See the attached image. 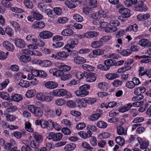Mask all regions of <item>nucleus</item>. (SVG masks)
Here are the masks:
<instances>
[{
  "mask_svg": "<svg viewBox=\"0 0 151 151\" xmlns=\"http://www.w3.org/2000/svg\"><path fill=\"white\" fill-rule=\"evenodd\" d=\"M150 17V15L149 14H146L144 15L140 14L137 16V18L138 21H142L147 19Z\"/></svg>",
  "mask_w": 151,
  "mask_h": 151,
  "instance_id": "27",
  "label": "nucleus"
},
{
  "mask_svg": "<svg viewBox=\"0 0 151 151\" xmlns=\"http://www.w3.org/2000/svg\"><path fill=\"white\" fill-rule=\"evenodd\" d=\"M145 106L146 108H148L146 113L150 116L151 114V101L147 102L145 104Z\"/></svg>",
  "mask_w": 151,
  "mask_h": 151,
  "instance_id": "50",
  "label": "nucleus"
},
{
  "mask_svg": "<svg viewBox=\"0 0 151 151\" xmlns=\"http://www.w3.org/2000/svg\"><path fill=\"white\" fill-rule=\"evenodd\" d=\"M107 79L109 80H113L118 77V75L115 73H109L105 75Z\"/></svg>",
  "mask_w": 151,
  "mask_h": 151,
  "instance_id": "42",
  "label": "nucleus"
},
{
  "mask_svg": "<svg viewBox=\"0 0 151 151\" xmlns=\"http://www.w3.org/2000/svg\"><path fill=\"white\" fill-rule=\"evenodd\" d=\"M4 115L6 117L7 120L8 121L12 122L15 121L16 119L15 116L9 114H4Z\"/></svg>",
  "mask_w": 151,
  "mask_h": 151,
  "instance_id": "53",
  "label": "nucleus"
},
{
  "mask_svg": "<svg viewBox=\"0 0 151 151\" xmlns=\"http://www.w3.org/2000/svg\"><path fill=\"white\" fill-rule=\"evenodd\" d=\"M25 128L26 130L30 132H33L34 131V129L32 127L31 123L28 122H26L25 124Z\"/></svg>",
  "mask_w": 151,
  "mask_h": 151,
  "instance_id": "41",
  "label": "nucleus"
},
{
  "mask_svg": "<svg viewBox=\"0 0 151 151\" xmlns=\"http://www.w3.org/2000/svg\"><path fill=\"white\" fill-rule=\"evenodd\" d=\"M75 74L76 77L78 79L81 80L83 78L84 75L81 72L75 70Z\"/></svg>",
  "mask_w": 151,
  "mask_h": 151,
  "instance_id": "64",
  "label": "nucleus"
},
{
  "mask_svg": "<svg viewBox=\"0 0 151 151\" xmlns=\"http://www.w3.org/2000/svg\"><path fill=\"white\" fill-rule=\"evenodd\" d=\"M84 76L86 78V81L88 82H94L96 79V77L95 74L93 73H86Z\"/></svg>",
  "mask_w": 151,
  "mask_h": 151,
  "instance_id": "6",
  "label": "nucleus"
},
{
  "mask_svg": "<svg viewBox=\"0 0 151 151\" xmlns=\"http://www.w3.org/2000/svg\"><path fill=\"white\" fill-rule=\"evenodd\" d=\"M66 102V100L63 98L58 99L55 101L56 105L58 106H63L65 104Z\"/></svg>",
  "mask_w": 151,
  "mask_h": 151,
  "instance_id": "35",
  "label": "nucleus"
},
{
  "mask_svg": "<svg viewBox=\"0 0 151 151\" xmlns=\"http://www.w3.org/2000/svg\"><path fill=\"white\" fill-rule=\"evenodd\" d=\"M87 103L85 101V99H81L78 102V106L80 108H85L86 107Z\"/></svg>",
  "mask_w": 151,
  "mask_h": 151,
  "instance_id": "47",
  "label": "nucleus"
},
{
  "mask_svg": "<svg viewBox=\"0 0 151 151\" xmlns=\"http://www.w3.org/2000/svg\"><path fill=\"white\" fill-rule=\"evenodd\" d=\"M3 45L6 49L9 51H13L14 48L13 45L7 41H4Z\"/></svg>",
  "mask_w": 151,
  "mask_h": 151,
  "instance_id": "15",
  "label": "nucleus"
},
{
  "mask_svg": "<svg viewBox=\"0 0 151 151\" xmlns=\"http://www.w3.org/2000/svg\"><path fill=\"white\" fill-rule=\"evenodd\" d=\"M119 12L122 15V17H119V19H120L122 22L125 21L124 18H127L130 17L131 14L130 10L127 8L124 7H121L119 10Z\"/></svg>",
  "mask_w": 151,
  "mask_h": 151,
  "instance_id": "4",
  "label": "nucleus"
},
{
  "mask_svg": "<svg viewBox=\"0 0 151 151\" xmlns=\"http://www.w3.org/2000/svg\"><path fill=\"white\" fill-rule=\"evenodd\" d=\"M146 90V88L144 87H139L135 89L134 93L135 95L141 94V93H144Z\"/></svg>",
  "mask_w": 151,
  "mask_h": 151,
  "instance_id": "30",
  "label": "nucleus"
},
{
  "mask_svg": "<svg viewBox=\"0 0 151 151\" xmlns=\"http://www.w3.org/2000/svg\"><path fill=\"white\" fill-rule=\"evenodd\" d=\"M137 30V25L136 24H134L133 25L129 26L127 28L126 31H132L133 32H136Z\"/></svg>",
  "mask_w": 151,
  "mask_h": 151,
  "instance_id": "62",
  "label": "nucleus"
},
{
  "mask_svg": "<svg viewBox=\"0 0 151 151\" xmlns=\"http://www.w3.org/2000/svg\"><path fill=\"white\" fill-rule=\"evenodd\" d=\"M49 122L50 124H51L53 127L56 130L59 131L61 129V127L60 126L55 122H53L52 120H49Z\"/></svg>",
  "mask_w": 151,
  "mask_h": 151,
  "instance_id": "40",
  "label": "nucleus"
},
{
  "mask_svg": "<svg viewBox=\"0 0 151 151\" xmlns=\"http://www.w3.org/2000/svg\"><path fill=\"white\" fill-rule=\"evenodd\" d=\"M61 33L63 36H68L73 34V31L70 29H66L63 30L61 32Z\"/></svg>",
  "mask_w": 151,
  "mask_h": 151,
  "instance_id": "25",
  "label": "nucleus"
},
{
  "mask_svg": "<svg viewBox=\"0 0 151 151\" xmlns=\"http://www.w3.org/2000/svg\"><path fill=\"white\" fill-rule=\"evenodd\" d=\"M6 33L10 37H11L14 34V31L11 28L7 27L5 29Z\"/></svg>",
  "mask_w": 151,
  "mask_h": 151,
  "instance_id": "61",
  "label": "nucleus"
},
{
  "mask_svg": "<svg viewBox=\"0 0 151 151\" xmlns=\"http://www.w3.org/2000/svg\"><path fill=\"white\" fill-rule=\"evenodd\" d=\"M104 54L103 51L101 49L93 50L90 52L89 56L91 58H96L97 55H100Z\"/></svg>",
  "mask_w": 151,
  "mask_h": 151,
  "instance_id": "7",
  "label": "nucleus"
},
{
  "mask_svg": "<svg viewBox=\"0 0 151 151\" xmlns=\"http://www.w3.org/2000/svg\"><path fill=\"white\" fill-rule=\"evenodd\" d=\"M90 87V86L87 84L83 85L79 87V89L76 91L74 93L78 97H84L88 94L89 92L88 90Z\"/></svg>",
  "mask_w": 151,
  "mask_h": 151,
  "instance_id": "1",
  "label": "nucleus"
},
{
  "mask_svg": "<svg viewBox=\"0 0 151 151\" xmlns=\"http://www.w3.org/2000/svg\"><path fill=\"white\" fill-rule=\"evenodd\" d=\"M110 136V134L109 132H104L100 134L98 137L100 139L106 138Z\"/></svg>",
  "mask_w": 151,
  "mask_h": 151,
  "instance_id": "63",
  "label": "nucleus"
},
{
  "mask_svg": "<svg viewBox=\"0 0 151 151\" xmlns=\"http://www.w3.org/2000/svg\"><path fill=\"white\" fill-rule=\"evenodd\" d=\"M17 57L20 60L23 62H27L30 61L31 58L30 56L24 55L22 54H18Z\"/></svg>",
  "mask_w": 151,
  "mask_h": 151,
  "instance_id": "18",
  "label": "nucleus"
},
{
  "mask_svg": "<svg viewBox=\"0 0 151 151\" xmlns=\"http://www.w3.org/2000/svg\"><path fill=\"white\" fill-rule=\"evenodd\" d=\"M52 96V94L50 92L46 93L45 95L44 101H46L47 102L51 101L53 99Z\"/></svg>",
  "mask_w": 151,
  "mask_h": 151,
  "instance_id": "46",
  "label": "nucleus"
},
{
  "mask_svg": "<svg viewBox=\"0 0 151 151\" xmlns=\"http://www.w3.org/2000/svg\"><path fill=\"white\" fill-rule=\"evenodd\" d=\"M82 67L84 70L89 71H93L95 69L94 67L86 64L83 65Z\"/></svg>",
  "mask_w": 151,
  "mask_h": 151,
  "instance_id": "36",
  "label": "nucleus"
},
{
  "mask_svg": "<svg viewBox=\"0 0 151 151\" xmlns=\"http://www.w3.org/2000/svg\"><path fill=\"white\" fill-rule=\"evenodd\" d=\"M85 38H92L97 37L99 33L95 31H90L86 32L84 33Z\"/></svg>",
  "mask_w": 151,
  "mask_h": 151,
  "instance_id": "12",
  "label": "nucleus"
},
{
  "mask_svg": "<svg viewBox=\"0 0 151 151\" xmlns=\"http://www.w3.org/2000/svg\"><path fill=\"white\" fill-rule=\"evenodd\" d=\"M149 145V142L148 140L144 141L140 145V147L141 149H144L148 148Z\"/></svg>",
  "mask_w": 151,
  "mask_h": 151,
  "instance_id": "56",
  "label": "nucleus"
},
{
  "mask_svg": "<svg viewBox=\"0 0 151 151\" xmlns=\"http://www.w3.org/2000/svg\"><path fill=\"white\" fill-rule=\"evenodd\" d=\"M10 24L14 27V30L16 32H20L21 28L19 24L17 22L13 21H11L10 22Z\"/></svg>",
  "mask_w": 151,
  "mask_h": 151,
  "instance_id": "21",
  "label": "nucleus"
},
{
  "mask_svg": "<svg viewBox=\"0 0 151 151\" xmlns=\"http://www.w3.org/2000/svg\"><path fill=\"white\" fill-rule=\"evenodd\" d=\"M58 55L59 57L60 60H62V58H66L69 55L68 52L64 51L58 52Z\"/></svg>",
  "mask_w": 151,
  "mask_h": 151,
  "instance_id": "37",
  "label": "nucleus"
},
{
  "mask_svg": "<svg viewBox=\"0 0 151 151\" xmlns=\"http://www.w3.org/2000/svg\"><path fill=\"white\" fill-rule=\"evenodd\" d=\"M14 44L18 47L22 48L25 46V43L24 40L21 39L17 38L14 40Z\"/></svg>",
  "mask_w": 151,
  "mask_h": 151,
  "instance_id": "13",
  "label": "nucleus"
},
{
  "mask_svg": "<svg viewBox=\"0 0 151 151\" xmlns=\"http://www.w3.org/2000/svg\"><path fill=\"white\" fill-rule=\"evenodd\" d=\"M73 61L77 64H82L85 63L86 60V59L83 57L77 56L74 58Z\"/></svg>",
  "mask_w": 151,
  "mask_h": 151,
  "instance_id": "14",
  "label": "nucleus"
},
{
  "mask_svg": "<svg viewBox=\"0 0 151 151\" xmlns=\"http://www.w3.org/2000/svg\"><path fill=\"white\" fill-rule=\"evenodd\" d=\"M96 125L99 128L104 129L107 127V124L106 122L103 121H100L97 122Z\"/></svg>",
  "mask_w": 151,
  "mask_h": 151,
  "instance_id": "48",
  "label": "nucleus"
},
{
  "mask_svg": "<svg viewBox=\"0 0 151 151\" xmlns=\"http://www.w3.org/2000/svg\"><path fill=\"white\" fill-rule=\"evenodd\" d=\"M117 132L119 135H125L127 133V130L122 126L120 125L117 127Z\"/></svg>",
  "mask_w": 151,
  "mask_h": 151,
  "instance_id": "26",
  "label": "nucleus"
},
{
  "mask_svg": "<svg viewBox=\"0 0 151 151\" xmlns=\"http://www.w3.org/2000/svg\"><path fill=\"white\" fill-rule=\"evenodd\" d=\"M98 86L100 89L103 91H106L108 88V84L106 82H102L99 83Z\"/></svg>",
  "mask_w": 151,
  "mask_h": 151,
  "instance_id": "39",
  "label": "nucleus"
},
{
  "mask_svg": "<svg viewBox=\"0 0 151 151\" xmlns=\"http://www.w3.org/2000/svg\"><path fill=\"white\" fill-rule=\"evenodd\" d=\"M45 86L49 89H54L58 87V84L55 82L52 81L46 82L45 84Z\"/></svg>",
  "mask_w": 151,
  "mask_h": 151,
  "instance_id": "17",
  "label": "nucleus"
},
{
  "mask_svg": "<svg viewBox=\"0 0 151 151\" xmlns=\"http://www.w3.org/2000/svg\"><path fill=\"white\" fill-rule=\"evenodd\" d=\"M101 116V114L99 113L93 114L90 116L89 120L91 121H96Z\"/></svg>",
  "mask_w": 151,
  "mask_h": 151,
  "instance_id": "55",
  "label": "nucleus"
},
{
  "mask_svg": "<svg viewBox=\"0 0 151 151\" xmlns=\"http://www.w3.org/2000/svg\"><path fill=\"white\" fill-rule=\"evenodd\" d=\"M37 7L41 11L43 12L47 8V6L43 2H40L37 4Z\"/></svg>",
  "mask_w": 151,
  "mask_h": 151,
  "instance_id": "44",
  "label": "nucleus"
},
{
  "mask_svg": "<svg viewBox=\"0 0 151 151\" xmlns=\"http://www.w3.org/2000/svg\"><path fill=\"white\" fill-rule=\"evenodd\" d=\"M60 97H65V99H70L72 97L71 93L65 89H60Z\"/></svg>",
  "mask_w": 151,
  "mask_h": 151,
  "instance_id": "10",
  "label": "nucleus"
},
{
  "mask_svg": "<svg viewBox=\"0 0 151 151\" xmlns=\"http://www.w3.org/2000/svg\"><path fill=\"white\" fill-rule=\"evenodd\" d=\"M40 65L43 67H48L50 66L52 64L51 62L48 60H44L40 61Z\"/></svg>",
  "mask_w": 151,
  "mask_h": 151,
  "instance_id": "34",
  "label": "nucleus"
},
{
  "mask_svg": "<svg viewBox=\"0 0 151 151\" xmlns=\"http://www.w3.org/2000/svg\"><path fill=\"white\" fill-rule=\"evenodd\" d=\"M32 136L35 139V140L39 142H41L43 140V136L41 134H40L38 132H35L32 134Z\"/></svg>",
  "mask_w": 151,
  "mask_h": 151,
  "instance_id": "22",
  "label": "nucleus"
},
{
  "mask_svg": "<svg viewBox=\"0 0 151 151\" xmlns=\"http://www.w3.org/2000/svg\"><path fill=\"white\" fill-rule=\"evenodd\" d=\"M115 60L111 59H108L105 60L104 62V65L106 66L109 70L110 67L113 65H114Z\"/></svg>",
  "mask_w": 151,
  "mask_h": 151,
  "instance_id": "33",
  "label": "nucleus"
},
{
  "mask_svg": "<svg viewBox=\"0 0 151 151\" xmlns=\"http://www.w3.org/2000/svg\"><path fill=\"white\" fill-rule=\"evenodd\" d=\"M132 68L131 66H127L120 68L118 69L117 72L118 73H123L130 70Z\"/></svg>",
  "mask_w": 151,
  "mask_h": 151,
  "instance_id": "58",
  "label": "nucleus"
},
{
  "mask_svg": "<svg viewBox=\"0 0 151 151\" xmlns=\"http://www.w3.org/2000/svg\"><path fill=\"white\" fill-rule=\"evenodd\" d=\"M45 26L44 22L42 21L35 22L32 24V27L34 28H40L42 29Z\"/></svg>",
  "mask_w": 151,
  "mask_h": 151,
  "instance_id": "16",
  "label": "nucleus"
},
{
  "mask_svg": "<svg viewBox=\"0 0 151 151\" xmlns=\"http://www.w3.org/2000/svg\"><path fill=\"white\" fill-rule=\"evenodd\" d=\"M26 40L30 43H35L37 42V38L35 35L30 34L27 36L26 37Z\"/></svg>",
  "mask_w": 151,
  "mask_h": 151,
  "instance_id": "20",
  "label": "nucleus"
},
{
  "mask_svg": "<svg viewBox=\"0 0 151 151\" xmlns=\"http://www.w3.org/2000/svg\"><path fill=\"white\" fill-rule=\"evenodd\" d=\"M19 85L22 87L27 88L29 86V83L28 81L23 80H20Z\"/></svg>",
  "mask_w": 151,
  "mask_h": 151,
  "instance_id": "49",
  "label": "nucleus"
},
{
  "mask_svg": "<svg viewBox=\"0 0 151 151\" xmlns=\"http://www.w3.org/2000/svg\"><path fill=\"white\" fill-rule=\"evenodd\" d=\"M24 4L25 6L28 8L32 9L33 8V4L30 0H24Z\"/></svg>",
  "mask_w": 151,
  "mask_h": 151,
  "instance_id": "57",
  "label": "nucleus"
},
{
  "mask_svg": "<svg viewBox=\"0 0 151 151\" xmlns=\"http://www.w3.org/2000/svg\"><path fill=\"white\" fill-rule=\"evenodd\" d=\"M9 83V79L5 80L3 83H0V90H3L6 88Z\"/></svg>",
  "mask_w": 151,
  "mask_h": 151,
  "instance_id": "54",
  "label": "nucleus"
},
{
  "mask_svg": "<svg viewBox=\"0 0 151 151\" xmlns=\"http://www.w3.org/2000/svg\"><path fill=\"white\" fill-rule=\"evenodd\" d=\"M137 2V0H126L124 2L125 6L127 7H129L132 4H136Z\"/></svg>",
  "mask_w": 151,
  "mask_h": 151,
  "instance_id": "43",
  "label": "nucleus"
},
{
  "mask_svg": "<svg viewBox=\"0 0 151 151\" xmlns=\"http://www.w3.org/2000/svg\"><path fill=\"white\" fill-rule=\"evenodd\" d=\"M41 127L43 128H46L48 127L49 126V124H50L49 122V120L47 121L43 119H41Z\"/></svg>",
  "mask_w": 151,
  "mask_h": 151,
  "instance_id": "51",
  "label": "nucleus"
},
{
  "mask_svg": "<svg viewBox=\"0 0 151 151\" xmlns=\"http://www.w3.org/2000/svg\"><path fill=\"white\" fill-rule=\"evenodd\" d=\"M10 9L13 12L18 13H22L24 12V10L17 7H12L10 8Z\"/></svg>",
  "mask_w": 151,
  "mask_h": 151,
  "instance_id": "59",
  "label": "nucleus"
},
{
  "mask_svg": "<svg viewBox=\"0 0 151 151\" xmlns=\"http://www.w3.org/2000/svg\"><path fill=\"white\" fill-rule=\"evenodd\" d=\"M76 147V145L73 143H70L66 145L64 147L65 151H71L74 150Z\"/></svg>",
  "mask_w": 151,
  "mask_h": 151,
  "instance_id": "23",
  "label": "nucleus"
},
{
  "mask_svg": "<svg viewBox=\"0 0 151 151\" xmlns=\"http://www.w3.org/2000/svg\"><path fill=\"white\" fill-rule=\"evenodd\" d=\"M33 114L35 117L40 118L42 116L43 112L40 107H37Z\"/></svg>",
  "mask_w": 151,
  "mask_h": 151,
  "instance_id": "24",
  "label": "nucleus"
},
{
  "mask_svg": "<svg viewBox=\"0 0 151 151\" xmlns=\"http://www.w3.org/2000/svg\"><path fill=\"white\" fill-rule=\"evenodd\" d=\"M73 18L77 22H81L83 20V18L79 14H74Z\"/></svg>",
  "mask_w": 151,
  "mask_h": 151,
  "instance_id": "60",
  "label": "nucleus"
},
{
  "mask_svg": "<svg viewBox=\"0 0 151 151\" xmlns=\"http://www.w3.org/2000/svg\"><path fill=\"white\" fill-rule=\"evenodd\" d=\"M47 135V138L50 140L52 139L54 141H60L63 137V134L60 132L55 133L53 132H50L48 133Z\"/></svg>",
  "mask_w": 151,
  "mask_h": 151,
  "instance_id": "3",
  "label": "nucleus"
},
{
  "mask_svg": "<svg viewBox=\"0 0 151 151\" xmlns=\"http://www.w3.org/2000/svg\"><path fill=\"white\" fill-rule=\"evenodd\" d=\"M32 13L33 16L35 19L37 20H40L42 19V16L41 14L37 12V10L33 9Z\"/></svg>",
  "mask_w": 151,
  "mask_h": 151,
  "instance_id": "28",
  "label": "nucleus"
},
{
  "mask_svg": "<svg viewBox=\"0 0 151 151\" xmlns=\"http://www.w3.org/2000/svg\"><path fill=\"white\" fill-rule=\"evenodd\" d=\"M139 44L141 47H151V42L145 38H143L139 41Z\"/></svg>",
  "mask_w": 151,
  "mask_h": 151,
  "instance_id": "9",
  "label": "nucleus"
},
{
  "mask_svg": "<svg viewBox=\"0 0 151 151\" xmlns=\"http://www.w3.org/2000/svg\"><path fill=\"white\" fill-rule=\"evenodd\" d=\"M102 45V43L99 41H96L93 42L91 45V47L93 48H99Z\"/></svg>",
  "mask_w": 151,
  "mask_h": 151,
  "instance_id": "38",
  "label": "nucleus"
},
{
  "mask_svg": "<svg viewBox=\"0 0 151 151\" xmlns=\"http://www.w3.org/2000/svg\"><path fill=\"white\" fill-rule=\"evenodd\" d=\"M36 93V91L34 89H31L27 91L26 94L27 98H31L34 97Z\"/></svg>",
  "mask_w": 151,
  "mask_h": 151,
  "instance_id": "32",
  "label": "nucleus"
},
{
  "mask_svg": "<svg viewBox=\"0 0 151 151\" xmlns=\"http://www.w3.org/2000/svg\"><path fill=\"white\" fill-rule=\"evenodd\" d=\"M109 24V27L106 28L105 32L107 33H113L118 30L117 26L120 24V23L117 20H111Z\"/></svg>",
  "mask_w": 151,
  "mask_h": 151,
  "instance_id": "2",
  "label": "nucleus"
},
{
  "mask_svg": "<svg viewBox=\"0 0 151 151\" xmlns=\"http://www.w3.org/2000/svg\"><path fill=\"white\" fill-rule=\"evenodd\" d=\"M68 43L70 44L71 49H73L76 45L78 44V40L76 39H71L68 40Z\"/></svg>",
  "mask_w": 151,
  "mask_h": 151,
  "instance_id": "29",
  "label": "nucleus"
},
{
  "mask_svg": "<svg viewBox=\"0 0 151 151\" xmlns=\"http://www.w3.org/2000/svg\"><path fill=\"white\" fill-rule=\"evenodd\" d=\"M132 104L131 103H128L124 106L120 108L119 111L121 113H124L129 111L132 107Z\"/></svg>",
  "mask_w": 151,
  "mask_h": 151,
  "instance_id": "19",
  "label": "nucleus"
},
{
  "mask_svg": "<svg viewBox=\"0 0 151 151\" xmlns=\"http://www.w3.org/2000/svg\"><path fill=\"white\" fill-rule=\"evenodd\" d=\"M68 20V18L66 17H60L58 18L57 21L60 24H64L67 22Z\"/></svg>",
  "mask_w": 151,
  "mask_h": 151,
  "instance_id": "52",
  "label": "nucleus"
},
{
  "mask_svg": "<svg viewBox=\"0 0 151 151\" xmlns=\"http://www.w3.org/2000/svg\"><path fill=\"white\" fill-rule=\"evenodd\" d=\"M115 141L116 143L121 146H123L125 142L124 139L120 136L117 137H116Z\"/></svg>",
  "mask_w": 151,
  "mask_h": 151,
  "instance_id": "45",
  "label": "nucleus"
},
{
  "mask_svg": "<svg viewBox=\"0 0 151 151\" xmlns=\"http://www.w3.org/2000/svg\"><path fill=\"white\" fill-rule=\"evenodd\" d=\"M53 34L51 32L48 31H44L39 33V36L43 39H48L52 37Z\"/></svg>",
  "mask_w": 151,
  "mask_h": 151,
  "instance_id": "5",
  "label": "nucleus"
},
{
  "mask_svg": "<svg viewBox=\"0 0 151 151\" xmlns=\"http://www.w3.org/2000/svg\"><path fill=\"white\" fill-rule=\"evenodd\" d=\"M144 3L142 1H139L138 3L137 6V10L140 12H145L148 9L146 6H144Z\"/></svg>",
  "mask_w": 151,
  "mask_h": 151,
  "instance_id": "11",
  "label": "nucleus"
},
{
  "mask_svg": "<svg viewBox=\"0 0 151 151\" xmlns=\"http://www.w3.org/2000/svg\"><path fill=\"white\" fill-rule=\"evenodd\" d=\"M78 134L82 138L86 139L91 137L92 132L91 131L89 130H88L87 132L85 131H81L79 132Z\"/></svg>",
  "mask_w": 151,
  "mask_h": 151,
  "instance_id": "8",
  "label": "nucleus"
},
{
  "mask_svg": "<svg viewBox=\"0 0 151 151\" xmlns=\"http://www.w3.org/2000/svg\"><path fill=\"white\" fill-rule=\"evenodd\" d=\"M12 100L18 102L22 99V96L17 93L14 94L12 96Z\"/></svg>",
  "mask_w": 151,
  "mask_h": 151,
  "instance_id": "31",
  "label": "nucleus"
}]
</instances>
